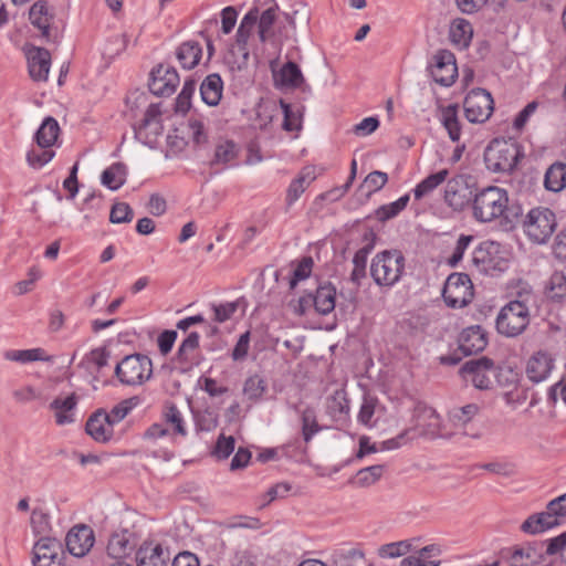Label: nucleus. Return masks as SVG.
<instances>
[{
  "label": "nucleus",
  "mask_w": 566,
  "mask_h": 566,
  "mask_svg": "<svg viewBox=\"0 0 566 566\" xmlns=\"http://www.w3.org/2000/svg\"><path fill=\"white\" fill-rule=\"evenodd\" d=\"M405 261V256L399 250L378 252L370 264V275L374 282L384 287L394 286L402 276Z\"/></svg>",
  "instance_id": "obj_2"
},
{
  "label": "nucleus",
  "mask_w": 566,
  "mask_h": 566,
  "mask_svg": "<svg viewBox=\"0 0 566 566\" xmlns=\"http://www.w3.org/2000/svg\"><path fill=\"white\" fill-rule=\"evenodd\" d=\"M275 81L283 87L301 88L304 93H311V86L305 83L301 69L292 61L281 67Z\"/></svg>",
  "instance_id": "obj_26"
},
{
  "label": "nucleus",
  "mask_w": 566,
  "mask_h": 566,
  "mask_svg": "<svg viewBox=\"0 0 566 566\" xmlns=\"http://www.w3.org/2000/svg\"><path fill=\"white\" fill-rule=\"evenodd\" d=\"M335 300L336 289L331 283H326L317 287L312 302L317 313L327 315L335 308Z\"/></svg>",
  "instance_id": "obj_31"
},
{
  "label": "nucleus",
  "mask_w": 566,
  "mask_h": 566,
  "mask_svg": "<svg viewBox=\"0 0 566 566\" xmlns=\"http://www.w3.org/2000/svg\"><path fill=\"white\" fill-rule=\"evenodd\" d=\"M433 59L434 64L431 67V76L434 82L442 86H451L458 76L454 54L448 50H441Z\"/></svg>",
  "instance_id": "obj_16"
},
{
  "label": "nucleus",
  "mask_w": 566,
  "mask_h": 566,
  "mask_svg": "<svg viewBox=\"0 0 566 566\" xmlns=\"http://www.w3.org/2000/svg\"><path fill=\"white\" fill-rule=\"evenodd\" d=\"M54 154L48 148L31 149L27 154V161L33 168H41L54 157Z\"/></svg>",
  "instance_id": "obj_57"
},
{
  "label": "nucleus",
  "mask_w": 566,
  "mask_h": 566,
  "mask_svg": "<svg viewBox=\"0 0 566 566\" xmlns=\"http://www.w3.org/2000/svg\"><path fill=\"white\" fill-rule=\"evenodd\" d=\"M29 19L31 23L42 32V36L49 38L51 15L45 1H36L30 9Z\"/></svg>",
  "instance_id": "obj_40"
},
{
  "label": "nucleus",
  "mask_w": 566,
  "mask_h": 566,
  "mask_svg": "<svg viewBox=\"0 0 566 566\" xmlns=\"http://www.w3.org/2000/svg\"><path fill=\"white\" fill-rule=\"evenodd\" d=\"M337 566H367L365 556L361 551L352 549L347 554L340 556L336 562Z\"/></svg>",
  "instance_id": "obj_64"
},
{
  "label": "nucleus",
  "mask_w": 566,
  "mask_h": 566,
  "mask_svg": "<svg viewBox=\"0 0 566 566\" xmlns=\"http://www.w3.org/2000/svg\"><path fill=\"white\" fill-rule=\"evenodd\" d=\"M411 551V544L408 541H399L380 546L378 554L382 558H397L405 556Z\"/></svg>",
  "instance_id": "obj_51"
},
{
  "label": "nucleus",
  "mask_w": 566,
  "mask_h": 566,
  "mask_svg": "<svg viewBox=\"0 0 566 566\" xmlns=\"http://www.w3.org/2000/svg\"><path fill=\"white\" fill-rule=\"evenodd\" d=\"M258 19H259V9L252 8L249 12L242 18L240 25L238 28L235 34V43L237 49L240 54V60L232 61L234 57V52H230L227 57V63L231 67L232 71L238 70L241 71L247 67L250 52L248 50V42L251 35L253 34L255 28H258Z\"/></svg>",
  "instance_id": "obj_7"
},
{
  "label": "nucleus",
  "mask_w": 566,
  "mask_h": 566,
  "mask_svg": "<svg viewBox=\"0 0 566 566\" xmlns=\"http://www.w3.org/2000/svg\"><path fill=\"white\" fill-rule=\"evenodd\" d=\"M94 541V532L90 526L76 525L69 531L65 544L70 554L83 557L91 551Z\"/></svg>",
  "instance_id": "obj_19"
},
{
  "label": "nucleus",
  "mask_w": 566,
  "mask_h": 566,
  "mask_svg": "<svg viewBox=\"0 0 566 566\" xmlns=\"http://www.w3.org/2000/svg\"><path fill=\"white\" fill-rule=\"evenodd\" d=\"M440 120L447 129L452 142H459L461 136V124L458 117V106L448 105L441 109Z\"/></svg>",
  "instance_id": "obj_39"
},
{
  "label": "nucleus",
  "mask_w": 566,
  "mask_h": 566,
  "mask_svg": "<svg viewBox=\"0 0 566 566\" xmlns=\"http://www.w3.org/2000/svg\"><path fill=\"white\" fill-rule=\"evenodd\" d=\"M479 411L480 407L476 403L452 408L448 413V422L452 427L450 430L454 432L453 436L462 434L479 439L481 434L471 430V421Z\"/></svg>",
  "instance_id": "obj_15"
},
{
  "label": "nucleus",
  "mask_w": 566,
  "mask_h": 566,
  "mask_svg": "<svg viewBox=\"0 0 566 566\" xmlns=\"http://www.w3.org/2000/svg\"><path fill=\"white\" fill-rule=\"evenodd\" d=\"M327 408L333 416L345 415L349 411V403L343 390H337L329 398Z\"/></svg>",
  "instance_id": "obj_58"
},
{
  "label": "nucleus",
  "mask_w": 566,
  "mask_h": 566,
  "mask_svg": "<svg viewBox=\"0 0 566 566\" xmlns=\"http://www.w3.org/2000/svg\"><path fill=\"white\" fill-rule=\"evenodd\" d=\"M134 218V211L126 202H116L113 205L109 213L112 223H129Z\"/></svg>",
  "instance_id": "obj_54"
},
{
  "label": "nucleus",
  "mask_w": 566,
  "mask_h": 566,
  "mask_svg": "<svg viewBox=\"0 0 566 566\" xmlns=\"http://www.w3.org/2000/svg\"><path fill=\"white\" fill-rule=\"evenodd\" d=\"M496 245L493 242L481 243L472 253V265L479 273L488 274L495 268V260L492 255Z\"/></svg>",
  "instance_id": "obj_29"
},
{
  "label": "nucleus",
  "mask_w": 566,
  "mask_h": 566,
  "mask_svg": "<svg viewBox=\"0 0 566 566\" xmlns=\"http://www.w3.org/2000/svg\"><path fill=\"white\" fill-rule=\"evenodd\" d=\"M132 534L127 530L115 532L108 539L107 554L113 558H122L132 551Z\"/></svg>",
  "instance_id": "obj_36"
},
{
  "label": "nucleus",
  "mask_w": 566,
  "mask_h": 566,
  "mask_svg": "<svg viewBox=\"0 0 566 566\" xmlns=\"http://www.w3.org/2000/svg\"><path fill=\"white\" fill-rule=\"evenodd\" d=\"M465 117L471 123H484L494 109V101L484 88H474L468 93L463 102Z\"/></svg>",
  "instance_id": "obj_10"
},
{
  "label": "nucleus",
  "mask_w": 566,
  "mask_h": 566,
  "mask_svg": "<svg viewBox=\"0 0 566 566\" xmlns=\"http://www.w3.org/2000/svg\"><path fill=\"white\" fill-rule=\"evenodd\" d=\"M106 411L99 409L86 422V432L97 442L108 441L114 433Z\"/></svg>",
  "instance_id": "obj_25"
},
{
  "label": "nucleus",
  "mask_w": 566,
  "mask_h": 566,
  "mask_svg": "<svg viewBox=\"0 0 566 566\" xmlns=\"http://www.w3.org/2000/svg\"><path fill=\"white\" fill-rule=\"evenodd\" d=\"M535 563V552L532 548H516L510 559V566H532Z\"/></svg>",
  "instance_id": "obj_60"
},
{
  "label": "nucleus",
  "mask_w": 566,
  "mask_h": 566,
  "mask_svg": "<svg viewBox=\"0 0 566 566\" xmlns=\"http://www.w3.org/2000/svg\"><path fill=\"white\" fill-rule=\"evenodd\" d=\"M544 185L549 191H562L566 187V164H553L545 174Z\"/></svg>",
  "instance_id": "obj_41"
},
{
  "label": "nucleus",
  "mask_w": 566,
  "mask_h": 566,
  "mask_svg": "<svg viewBox=\"0 0 566 566\" xmlns=\"http://www.w3.org/2000/svg\"><path fill=\"white\" fill-rule=\"evenodd\" d=\"M474 193V182H472L471 176L459 174L451 178L448 177L443 200L453 211L461 212L469 206L471 207Z\"/></svg>",
  "instance_id": "obj_6"
},
{
  "label": "nucleus",
  "mask_w": 566,
  "mask_h": 566,
  "mask_svg": "<svg viewBox=\"0 0 566 566\" xmlns=\"http://www.w3.org/2000/svg\"><path fill=\"white\" fill-rule=\"evenodd\" d=\"M60 132L57 120L52 116H48L36 130L34 139L40 148H50L57 140Z\"/></svg>",
  "instance_id": "obj_30"
},
{
  "label": "nucleus",
  "mask_w": 566,
  "mask_h": 566,
  "mask_svg": "<svg viewBox=\"0 0 566 566\" xmlns=\"http://www.w3.org/2000/svg\"><path fill=\"white\" fill-rule=\"evenodd\" d=\"M126 165L123 163H114L102 172L101 182L103 186L114 191L119 189L126 182Z\"/></svg>",
  "instance_id": "obj_34"
},
{
  "label": "nucleus",
  "mask_w": 566,
  "mask_h": 566,
  "mask_svg": "<svg viewBox=\"0 0 566 566\" xmlns=\"http://www.w3.org/2000/svg\"><path fill=\"white\" fill-rule=\"evenodd\" d=\"M482 468L491 473L502 476H513L516 473V465L509 461H494L482 465Z\"/></svg>",
  "instance_id": "obj_62"
},
{
  "label": "nucleus",
  "mask_w": 566,
  "mask_h": 566,
  "mask_svg": "<svg viewBox=\"0 0 566 566\" xmlns=\"http://www.w3.org/2000/svg\"><path fill=\"white\" fill-rule=\"evenodd\" d=\"M223 82L217 73L209 74L200 85L202 101L209 106H217L222 97Z\"/></svg>",
  "instance_id": "obj_28"
},
{
  "label": "nucleus",
  "mask_w": 566,
  "mask_h": 566,
  "mask_svg": "<svg viewBox=\"0 0 566 566\" xmlns=\"http://www.w3.org/2000/svg\"><path fill=\"white\" fill-rule=\"evenodd\" d=\"M387 181L388 175L386 172L375 170L366 176L363 187L367 188L368 195H371L380 190Z\"/></svg>",
  "instance_id": "obj_59"
},
{
  "label": "nucleus",
  "mask_w": 566,
  "mask_h": 566,
  "mask_svg": "<svg viewBox=\"0 0 566 566\" xmlns=\"http://www.w3.org/2000/svg\"><path fill=\"white\" fill-rule=\"evenodd\" d=\"M169 553L156 541H145L136 552L137 566H167Z\"/></svg>",
  "instance_id": "obj_21"
},
{
  "label": "nucleus",
  "mask_w": 566,
  "mask_h": 566,
  "mask_svg": "<svg viewBox=\"0 0 566 566\" xmlns=\"http://www.w3.org/2000/svg\"><path fill=\"white\" fill-rule=\"evenodd\" d=\"M313 179L311 171L303 170L302 174L290 184L286 192V202L289 206H292L300 198Z\"/></svg>",
  "instance_id": "obj_48"
},
{
  "label": "nucleus",
  "mask_w": 566,
  "mask_h": 566,
  "mask_svg": "<svg viewBox=\"0 0 566 566\" xmlns=\"http://www.w3.org/2000/svg\"><path fill=\"white\" fill-rule=\"evenodd\" d=\"M150 75L149 90L158 96L171 95L180 81L177 71L170 66L158 65Z\"/></svg>",
  "instance_id": "obj_17"
},
{
  "label": "nucleus",
  "mask_w": 566,
  "mask_h": 566,
  "mask_svg": "<svg viewBox=\"0 0 566 566\" xmlns=\"http://www.w3.org/2000/svg\"><path fill=\"white\" fill-rule=\"evenodd\" d=\"M266 390L264 379L259 375H253L244 381L243 394L250 400H259Z\"/></svg>",
  "instance_id": "obj_50"
},
{
  "label": "nucleus",
  "mask_w": 566,
  "mask_h": 566,
  "mask_svg": "<svg viewBox=\"0 0 566 566\" xmlns=\"http://www.w3.org/2000/svg\"><path fill=\"white\" fill-rule=\"evenodd\" d=\"M176 55L184 69L191 70L199 64L202 49L198 42L188 41L177 49Z\"/></svg>",
  "instance_id": "obj_33"
},
{
  "label": "nucleus",
  "mask_w": 566,
  "mask_h": 566,
  "mask_svg": "<svg viewBox=\"0 0 566 566\" xmlns=\"http://www.w3.org/2000/svg\"><path fill=\"white\" fill-rule=\"evenodd\" d=\"M442 296L446 304L452 308H462L473 298V285L468 274L452 273L448 276Z\"/></svg>",
  "instance_id": "obj_9"
},
{
  "label": "nucleus",
  "mask_w": 566,
  "mask_h": 566,
  "mask_svg": "<svg viewBox=\"0 0 566 566\" xmlns=\"http://www.w3.org/2000/svg\"><path fill=\"white\" fill-rule=\"evenodd\" d=\"M386 471L385 464L370 465L357 471L356 475L348 482L358 488H369L377 483Z\"/></svg>",
  "instance_id": "obj_37"
},
{
  "label": "nucleus",
  "mask_w": 566,
  "mask_h": 566,
  "mask_svg": "<svg viewBox=\"0 0 566 566\" xmlns=\"http://www.w3.org/2000/svg\"><path fill=\"white\" fill-rule=\"evenodd\" d=\"M465 381L472 382L478 389H489L492 386L494 363L488 357L468 360L460 369Z\"/></svg>",
  "instance_id": "obj_14"
},
{
  "label": "nucleus",
  "mask_w": 566,
  "mask_h": 566,
  "mask_svg": "<svg viewBox=\"0 0 566 566\" xmlns=\"http://www.w3.org/2000/svg\"><path fill=\"white\" fill-rule=\"evenodd\" d=\"M280 105L284 114L283 128L287 132L298 130L301 128V113L294 112L291 105L283 99L280 101Z\"/></svg>",
  "instance_id": "obj_55"
},
{
  "label": "nucleus",
  "mask_w": 566,
  "mask_h": 566,
  "mask_svg": "<svg viewBox=\"0 0 566 566\" xmlns=\"http://www.w3.org/2000/svg\"><path fill=\"white\" fill-rule=\"evenodd\" d=\"M486 345V335L480 326L468 327L460 334L459 350L463 356H469L482 352Z\"/></svg>",
  "instance_id": "obj_23"
},
{
  "label": "nucleus",
  "mask_w": 566,
  "mask_h": 566,
  "mask_svg": "<svg viewBox=\"0 0 566 566\" xmlns=\"http://www.w3.org/2000/svg\"><path fill=\"white\" fill-rule=\"evenodd\" d=\"M4 359L20 364H28L32 361H52V357L46 354L43 348L31 349H10L4 352Z\"/></svg>",
  "instance_id": "obj_32"
},
{
  "label": "nucleus",
  "mask_w": 566,
  "mask_h": 566,
  "mask_svg": "<svg viewBox=\"0 0 566 566\" xmlns=\"http://www.w3.org/2000/svg\"><path fill=\"white\" fill-rule=\"evenodd\" d=\"M109 352L105 347L92 349L82 360L81 366H86L91 373H99V370L107 366Z\"/></svg>",
  "instance_id": "obj_45"
},
{
  "label": "nucleus",
  "mask_w": 566,
  "mask_h": 566,
  "mask_svg": "<svg viewBox=\"0 0 566 566\" xmlns=\"http://www.w3.org/2000/svg\"><path fill=\"white\" fill-rule=\"evenodd\" d=\"M512 300L509 302L512 305H520L524 310L531 312V308L536 305V294L533 287L524 281H518L512 287Z\"/></svg>",
  "instance_id": "obj_35"
},
{
  "label": "nucleus",
  "mask_w": 566,
  "mask_h": 566,
  "mask_svg": "<svg viewBox=\"0 0 566 566\" xmlns=\"http://www.w3.org/2000/svg\"><path fill=\"white\" fill-rule=\"evenodd\" d=\"M279 11V6L274 2L262 12L259 11V19L256 22L258 36L262 43H265L274 36V25L277 20Z\"/></svg>",
  "instance_id": "obj_27"
},
{
  "label": "nucleus",
  "mask_w": 566,
  "mask_h": 566,
  "mask_svg": "<svg viewBox=\"0 0 566 566\" xmlns=\"http://www.w3.org/2000/svg\"><path fill=\"white\" fill-rule=\"evenodd\" d=\"M63 558L64 551L56 538L42 536L33 545V566H63Z\"/></svg>",
  "instance_id": "obj_13"
},
{
  "label": "nucleus",
  "mask_w": 566,
  "mask_h": 566,
  "mask_svg": "<svg viewBox=\"0 0 566 566\" xmlns=\"http://www.w3.org/2000/svg\"><path fill=\"white\" fill-rule=\"evenodd\" d=\"M556 224L555 213L545 207L531 209L522 220L525 235L537 244L548 241L555 231Z\"/></svg>",
  "instance_id": "obj_4"
},
{
  "label": "nucleus",
  "mask_w": 566,
  "mask_h": 566,
  "mask_svg": "<svg viewBox=\"0 0 566 566\" xmlns=\"http://www.w3.org/2000/svg\"><path fill=\"white\" fill-rule=\"evenodd\" d=\"M412 422L413 426L410 428V436L412 439L418 436L429 439H449L453 437L454 433L449 430L448 424H443L441 422L440 416L433 408L422 402H419L415 406Z\"/></svg>",
  "instance_id": "obj_3"
},
{
  "label": "nucleus",
  "mask_w": 566,
  "mask_h": 566,
  "mask_svg": "<svg viewBox=\"0 0 566 566\" xmlns=\"http://www.w3.org/2000/svg\"><path fill=\"white\" fill-rule=\"evenodd\" d=\"M115 375L125 386H140L153 376L151 359L143 354L128 355L117 363Z\"/></svg>",
  "instance_id": "obj_5"
},
{
  "label": "nucleus",
  "mask_w": 566,
  "mask_h": 566,
  "mask_svg": "<svg viewBox=\"0 0 566 566\" xmlns=\"http://www.w3.org/2000/svg\"><path fill=\"white\" fill-rule=\"evenodd\" d=\"M531 322V312L520 305L505 304L497 314L496 329L506 337L521 335Z\"/></svg>",
  "instance_id": "obj_8"
},
{
  "label": "nucleus",
  "mask_w": 566,
  "mask_h": 566,
  "mask_svg": "<svg viewBox=\"0 0 566 566\" xmlns=\"http://www.w3.org/2000/svg\"><path fill=\"white\" fill-rule=\"evenodd\" d=\"M517 150L513 145L492 142L484 151V160L493 172H506L516 166Z\"/></svg>",
  "instance_id": "obj_11"
},
{
  "label": "nucleus",
  "mask_w": 566,
  "mask_h": 566,
  "mask_svg": "<svg viewBox=\"0 0 566 566\" xmlns=\"http://www.w3.org/2000/svg\"><path fill=\"white\" fill-rule=\"evenodd\" d=\"M78 396L75 392L56 396L49 405L55 423L65 426L76 421Z\"/></svg>",
  "instance_id": "obj_18"
},
{
  "label": "nucleus",
  "mask_w": 566,
  "mask_h": 566,
  "mask_svg": "<svg viewBox=\"0 0 566 566\" xmlns=\"http://www.w3.org/2000/svg\"><path fill=\"white\" fill-rule=\"evenodd\" d=\"M301 421L302 436L304 441L307 443L321 430L315 410L310 407L305 408L301 413Z\"/></svg>",
  "instance_id": "obj_47"
},
{
  "label": "nucleus",
  "mask_w": 566,
  "mask_h": 566,
  "mask_svg": "<svg viewBox=\"0 0 566 566\" xmlns=\"http://www.w3.org/2000/svg\"><path fill=\"white\" fill-rule=\"evenodd\" d=\"M29 74L34 81H46L51 66V54L44 48L28 46L25 49Z\"/></svg>",
  "instance_id": "obj_20"
},
{
  "label": "nucleus",
  "mask_w": 566,
  "mask_h": 566,
  "mask_svg": "<svg viewBox=\"0 0 566 566\" xmlns=\"http://www.w3.org/2000/svg\"><path fill=\"white\" fill-rule=\"evenodd\" d=\"M448 177H449L448 169H441L434 174L429 175L420 184H418L417 187L415 188V190H413L415 198L417 200H420L424 196L429 195L434 189H437L440 185L446 182Z\"/></svg>",
  "instance_id": "obj_42"
},
{
  "label": "nucleus",
  "mask_w": 566,
  "mask_h": 566,
  "mask_svg": "<svg viewBox=\"0 0 566 566\" xmlns=\"http://www.w3.org/2000/svg\"><path fill=\"white\" fill-rule=\"evenodd\" d=\"M164 419L167 424L172 426L174 432L181 437L187 436V429L185 426L184 417L181 411L174 405L169 403L164 409Z\"/></svg>",
  "instance_id": "obj_49"
},
{
  "label": "nucleus",
  "mask_w": 566,
  "mask_h": 566,
  "mask_svg": "<svg viewBox=\"0 0 566 566\" xmlns=\"http://www.w3.org/2000/svg\"><path fill=\"white\" fill-rule=\"evenodd\" d=\"M547 295L552 300H562L566 296V276L562 272H555L549 277Z\"/></svg>",
  "instance_id": "obj_52"
},
{
  "label": "nucleus",
  "mask_w": 566,
  "mask_h": 566,
  "mask_svg": "<svg viewBox=\"0 0 566 566\" xmlns=\"http://www.w3.org/2000/svg\"><path fill=\"white\" fill-rule=\"evenodd\" d=\"M200 336L197 332H191L180 344L177 350V359L180 364L192 365L195 363V352L199 347Z\"/></svg>",
  "instance_id": "obj_44"
},
{
  "label": "nucleus",
  "mask_w": 566,
  "mask_h": 566,
  "mask_svg": "<svg viewBox=\"0 0 566 566\" xmlns=\"http://www.w3.org/2000/svg\"><path fill=\"white\" fill-rule=\"evenodd\" d=\"M31 527L35 535L45 536L50 530V521L46 513L41 510H34L31 514Z\"/></svg>",
  "instance_id": "obj_61"
},
{
  "label": "nucleus",
  "mask_w": 566,
  "mask_h": 566,
  "mask_svg": "<svg viewBox=\"0 0 566 566\" xmlns=\"http://www.w3.org/2000/svg\"><path fill=\"white\" fill-rule=\"evenodd\" d=\"M441 549L437 545H427L422 547L418 555L405 557L399 566H439V560L430 559V556H438Z\"/></svg>",
  "instance_id": "obj_38"
},
{
  "label": "nucleus",
  "mask_w": 566,
  "mask_h": 566,
  "mask_svg": "<svg viewBox=\"0 0 566 566\" xmlns=\"http://www.w3.org/2000/svg\"><path fill=\"white\" fill-rule=\"evenodd\" d=\"M237 156L235 145L232 142H224L217 146L212 164H228Z\"/></svg>",
  "instance_id": "obj_56"
},
{
  "label": "nucleus",
  "mask_w": 566,
  "mask_h": 566,
  "mask_svg": "<svg viewBox=\"0 0 566 566\" xmlns=\"http://www.w3.org/2000/svg\"><path fill=\"white\" fill-rule=\"evenodd\" d=\"M554 368V359L546 352H536L526 364V375L533 382L544 381Z\"/></svg>",
  "instance_id": "obj_22"
},
{
  "label": "nucleus",
  "mask_w": 566,
  "mask_h": 566,
  "mask_svg": "<svg viewBox=\"0 0 566 566\" xmlns=\"http://www.w3.org/2000/svg\"><path fill=\"white\" fill-rule=\"evenodd\" d=\"M314 261L311 256H304L296 265L293 271V275L290 280V289H295L300 281L310 277Z\"/></svg>",
  "instance_id": "obj_53"
},
{
  "label": "nucleus",
  "mask_w": 566,
  "mask_h": 566,
  "mask_svg": "<svg viewBox=\"0 0 566 566\" xmlns=\"http://www.w3.org/2000/svg\"><path fill=\"white\" fill-rule=\"evenodd\" d=\"M472 217L481 223H489L502 217L509 211L507 191L497 186H488L474 193L472 203Z\"/></svg>",
  "instance_id": "obj_1"
},
{
  "label": "nucleus",
  "mask_w": 566,
  "mask_h": 566,
  "mask_svg": "<svg viewBox=\"0 0 566 566\" xmlns=\"http://www.w3.org/2000/svg\"><path fill=\"white\" fill-rule=\"evenodd\" d=\"M161 111L158 104H150L142 123L135 127V137L144 145L154 148L163 135Z\"/></svg>",
  "instance_id": "obj_12"
},
{
  "label": "nucleus",
  "mask_w": 566,
  "mask_h": 566,
  "mask_svg": "<svg viewBox=\"0 0 566 566\" xmlns=\"http://www.w3.org/2000/svg\"><path fill=\"white\" fill-rule=\"evenodd\" d=\"M234 438L233 437H226L224 434H220L214 449L213 454L218 459H227L234 450Z\"/></svg>",
  "instance_id": "obj_63"
},
{
  "label": "nucleus",
  "mask_w": 566,
  "mask_h": 566,
  "mask_svg": "<svg viewBox=\"0 0 566 566\" xmlns=\"http://www.w3.org/2000/svg\"><path fill=\"white\" fill-rule=\"evenodd\" d=\"M473 35L471 23L464 19L455 20L450 29L451 41L462 49L469 46Z\"/></svg>",
  "instance_id": "obj_43"
},
{
  "label": "nucleus",
  "mask_w": 566,
  "mask_h": 566,
  "mask_svg": "<svg viewBox=\"0 0 566 566\" xmlns=\"http://www.w3.org/2000/svg\"><path fill=\"white\" fill-rule=\"evenodd\" d=\"M560 521L554 512L546 507V511L528 516L521 525L526 534H539L549 528L560 525Z\"/></svg>",
  "instance_id": "obj_24"
},
{
  "label": "nucleus",
  "mask_w": 566,
  "mask_h": 566,
  "mask_svg": "<svg viewBox=\"0 0 566 566\" xmlns=\"http://www.w3.org/2000/svg\"><path fill=\"white\" fill-rule=\"evenodd\" d=\"M408 202H409V195H405L391 203L384 205V206L379 207L375 211V217L380 222H385L389 219H392L396 216H398L407 207Z\"/></svg>",
  "instance_id": "obj_46"
}]
</instances>
